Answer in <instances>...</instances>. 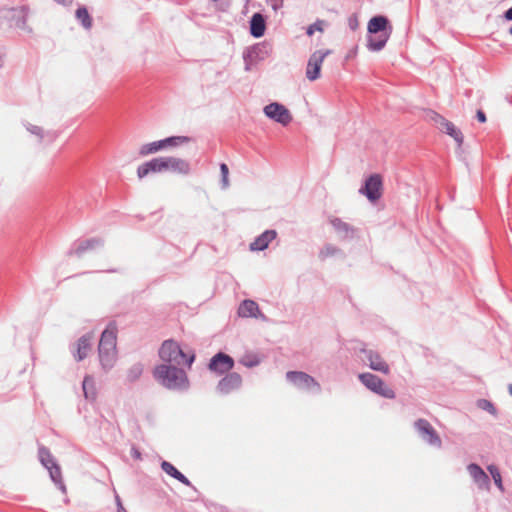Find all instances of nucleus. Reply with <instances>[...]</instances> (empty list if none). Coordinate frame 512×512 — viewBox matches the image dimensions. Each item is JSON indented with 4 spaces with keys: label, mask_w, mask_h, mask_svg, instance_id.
<instances>
[{
    "label": "nucleus",
    "mask_w": 512,
    "mask_h": 512,
    "mask_svg": "<svg viewBox=\"0 0 512 512\" xmlns=\"http://www.w3.org/2000/svg\"><path fill=\"white\" fill-rule=\"evenodd\" d=\"M269 5L274 11L283 7L284 0H268Z\"/></svg>",
    "instance_id": "c9c22d12"
},
{
    "label": "nucleus",
    "mask_w": 512,
    "mask_h": 512,
    "mask_svg": "<svg viewBox=\"0 0 512 512\" xmlns=\"http://www.w3.org/2000/svg\"><path fill=\"white\" fill-rule=\"evenodd\" d=\"M38 457L41 464L49 471L51 480L59 487L63 494H66L67 488L62 479L61 468L50 451L46 447H40Z\"/></svg>",
    "instance_id": "20e7f679"
},
{
    "label": "nucleus",
    "mask_w": 512,
    "mask_h": 512,
    "mask_svg": "<svg viewBox=\"0 0 512 512\" xmlns=\"http://www.w3.org/2000/svg\"><path fill=\"white\" fill-rule=\"evenodd\" d=\"M162 470L170 475L171 477L177 479L182 484L186 486H191V482L185 477L180 471H178L170 462L163 461L161 464Z\"/></svg>",
    "instance_id": "b1692460"
},
{
    "label": "nucleus",
    "mask_w": 512,
    "mask_h": 512,
    "mask_svg": "<svg viewBox=\"0 0 512 512\" xmlns=\"http://www.w3.org/2000/svg\"><path fill=\"white\" fill-rule=\"evenodd\" d=\"M153 375L158 383L170 390H184L189 386L185 371L174 365H158L155 367Z\"/></svg>",
    "instance_id": "f257e3e1"
},
{
    "label": "nucleus",
    "mask_w": 512,
    "mask_h": 512,
    "mask_svg": "<svg viewBox=\"0 0 512 512\" xmlns=\"http://www.w3.org/2000/svg\"><path fill=\"white\" fill-rule=\"evenodd\" d=\"M137 177L143 179L153 173H163L162 158L156 157L138 166Z\"/></svg>",
    "instance_id": "4468645a"
},
{
    "label": "nucleus",
    "mask_w": 512,
    "mask_h": 512,
    "mask_svg": "<svg viewBox=\"0 0 512 512\" xmlns=\"http://www.w3.org/2000/svg\"><path fill=\"white\" fill-rule=\"evenodd\" d=\"M476 117L479 122L484 123L486 122V115L482 110H478L476 113Z\"/></svg>",
    "instance_id": "4c0bfd02"
},
{
    "label": "nucleus",
    "mask_w": 512,
    "mask_h": 512,
    "mask_svg": "<svg viewBox=\"0 0 512 512\" xmlns=\"http://www.w3.org/2000/svg\"><path fill=\"white\" fill-rule=\"evenodd\" d=\"M477 406L480 408V409H483V410H486L488 411L489 413H491L492 415H495L496 414V408L495 406L493 405L492 402H490L489 400H486V399H480L477 401Z\"/></svg>",
    "instance_id": "2f4dec72"
},
{
    "label": "nucleus",
    "mask_w": 512,
    "mask_h": 512,
    "mask_svg": "<svg viewBox=\"0 0 512 512\" xmlns=\"http://www.w3.org/2000/svg\"><path fill=\"white\" fill-rule=\"evenodd\" d=\"M163 172H171L176 175L187 176L191 172L189 161L174 156H162Z\"/></svg>",
    "instance_id": "6e6552de"
},
{
    "label": "nucleus",
    "mask_w": 512,
    "mask_h": 512,
    "mask_svg": "<svg viewBox=\"0 0 512 512\" xmlns=\"http://www.w3.org/2000/svg\"><path fill=\"white\" fill-rule=\"evenodd\" d=\"M367 359L369 361V367L371 369L379 371L384 374L389 373V365L378 353L372 350L367 351Z\"/></svg>",
    "instance_id": "aec40b11"
},
{
    "label": "nucleus",
    "mask_w": 512,
    "mask_h": 512,
    "mask_svg": "<svg viewBox=\"0 0 512 512\" xmlns=\"http://www.w3.org/2000/svg\"><path fill=\"white\" fill-rule=\"evenodd\" d=\"M83 391L86 398H95L94 382L90 376H86L83 380Z\"/></svg>",
    "instance_id": "c85d7f7f"
},
{
    "label": "nucleus",
    "mask_w": 512,
    "mask_h": 512,
    "mask_svg": "<svg viewBox=\"0 0 512 512\" xmlns=\"http://www.w3.org/2000/svg\"><path fill=\"white\" fill-rule=\"evenodd\" d=\"M508 390H509V393H510V394H511V396H512V384H509V386H508Z\"/></svg>",
    "instance_id": "a19ab883"
},
{
    "label": "nucleus",
    "mask_w": 512,
    "mask_h": 512,
    "mask_svg": "<svg viewBox=\"0 0 512 512\" xmlns=\"http://www.w3.org/2000/svg\"><path fill=\"white\" fill-rule=\"evenodd\" d=\"M509 33L512 35V27L509 29Z\"/></svg>",
    "instance_id": "37998d69"
},
{
    "label": "nucleus",
    "mask_w": 512,
    "mask_h": 512,
    "mask_svg": "<svg viewBox=\"0 0 512 512\" xmlns=\"http://www.w3.org/2000/svg\"><path fill=\"white\" fill-rule=\"evenodd\" d=\"M348 24H349V27L352 30H356L358 28V25H359L358 16L355 15V14L350 16L349 19H348Z\"/></svg>",
    "instance_id": "f704fd0d"
},
{
    "label": "nucleus",
    "mask_w": 512,
    "mask_h": 512,
    "mask_svg": "<svg viewBox=\"0 0 512 512\" xmlns=\"http://www.w3.org/2000/svg\"><path fill=\"white\" fill-rule=\"evenodd\" d=\"M238 315L243 318H257L258 316H261V312L255 301L244 300L238 308Z\"/></svg>",
    "instance_id": "412c9836"
},
{
    "label": "nucleus",
    "mask_w": 512,
    "mask_h": 512,
    "mask_svg": "<svg viewBox=\"0 0 512 512\" xmlns=\"http://www.w3.org/2000/svg\"><path fill=\"white\" fill-rule=\"evenodd\" d=\"M330 223L340 233H346L347 234L350 230H352L347 223L343 222L339 218H332L330 220Z\"/></svg>",
    "instance_id": "c756f323"
},
{
    "label": "nucleus",
    "mask_w": 512,
    "mask_h": 512,
    "mask_svg": "<svg viewBox=\"0 0 512 512\" xmlns=\"http://www.w3.org/2000/svg\"><path fill=\"white\" fill-rule=\"evenodd\" d=\"M361 383L370 391L387 399H394L395 392L382 379L372 373H362L358 376Z\"/></svg>",
    "instance_id": "39448f33"
},
{
    "label": "nucleus",
    "mask_w": 512,
    "mask_h": 512,
    "mask_svg": "<svg viewBox=\"0 0 512 512\" xmlns=\"http://www.w3.org/2000/svg\"><path fill=\"white\" fill-rule=\"evenodd\" d=\"M264 113L267 117L282 125H287L292 120L289 110L284 105L277 102L265 106Z\"/></svg>",
    "instance_id": "9d476101"
},
{
    "label": "nucleus",
    "mask_w": 512,
    "mask_h": 512,
    "mask_svg": "<svg viewBox=\"0 0 512 512\" xmlns=\"http://www.w3.org/2000/svg\"><path fill=\"white\" fill-rule=\"evenodd\" d=\"M220 170H221V174H222V181H223V184L224 186H228V174H229V169H228V166L225 164V163H222L220 165Z\"/></svg>",
    "instance_id": "72a5a7b5"
},
{
    "label": "nucleus",
    "mask_w": 512,
    "mask_h": 512,
    "mask_svg": "<svg viewBox=\"0 0 512 512\" xmlns=\"http://www.w3.org/2000/svg\"><path fill=\"white\" fill-rule=\"evenodd\" d=\"M327 26L328 22L326 20L317 19L306 28V34L308 37H312L316 32L323 34Z\"/></svg>",
    "instance_id": "a878e982"
},
{
    "label": "nucleus",
    "mask_w": 512,
    "mask_h": 512,
    "mask_svg": "<svg viewBox=\"0 0 512 512\" xmlns=\"http://www.w3.org/2000/svg\"><path fill=\"white\" fill-rule=\"evenodd\" d=\"M392 33L390 32H384V33H378L376 35L370 34L368 37V48L371 51H380L384 48L387 41L389 40Z\"/></svg>",
    "instance_id": "4be33fe9"
},
{
    "label": "nucleus",
    "mask_w": 512,
    "mask_h": 512,
    "mask_svg": "<svg viewBox=\"0 0 512 512\" xmlns=\"http://www.w3.org/2000/svg\"><path fill=\"white\" fill-rule=\"evenodd\" d=\"M276 235L275 230H266L250 244V250L262 251L266 249L269 243L276 238Z\"/></svg>",
    "instance_id": "a211bd4d"
},
{
    "label": "nucleus",
    "mask_w": 512,
    "mask_h": 512,
    "mask_svg": "<svg viewBox=\"0 0 512 512\" xmlns=\"http://www.w3.org/2000/svg\"><path fill=\"white\" fill-rule=\"evenodd\" d=\"M360 193L364 194L371 202L377 201L382 196V177L379 174L371 175L365 182Z\"/></svg>",
    "instance_id": "1a4fd4ad"
},
{
    "label": "nucleus",
    "mask_w": 512,
    "mask_h": 512,
    "mask_svg": "<svg viewBox=\"0 0 512 512\" xmlns=\"http://www.w3.org/2000/svg\"><path fill=\"white\" fill-rule=\"evenodd\" d=\"M430 120L433 122V124L436 126L437 129H439L441 132L446 133L451 138L455 140V142L458 144V146H461L464 140L462 132L455 126V124L446 118H444L442 115L431 111L429 113Z\"/></svg>",
    "instance_id": "0eeeda50"
},
{
    "label": "nucleus",
    "mask_w": 512,
    "mask_h": 512,
    "mask_svg": "<svg viewBox=\"0 0 512 512\" xmlns=\"http://www.w3.org/2000/svg\"><path fill=\"white\" fill-rule=\"evenodd\" d=\"M240 363L247 367H253L259 363V359L255 355L246 354L241 357Z\"/></svg>",
    "instance_id": "7c9ffc66"
},
{
    "label": "nucleus",
    "mask_w": 512,
    "mask_h": 512,
    "mask_svg": "<svg viewBox=\"0 0 512 512\" xmlns=\"http://www.w3.org/2000/svg\"><path fill=\"white\" fill-rule=\"evenodd\" d=\"M415 427L419 434L431 445L440 447L441 439L436 433L432 425L425 419H418L415 422Z\"/></svg>",
    "instance_id": "f8f14e48"
},
{
    "label": "nucleus",
    "mask_w": 512,
    "mask_h": 512,
    "mask_svg": "<svg viewBox=\"0 0 512 512\" xmlns=\"http://www.w3.org/2000/svg\"><path fill=\"white\" fill-rule=\"evenodd\" d=\"M65 503L68 504L69 503V499L68 498H65Z\"/></svg>",
    "instance_id": "79ce46f5"
},
{
    "label": "nucleus",
    "mask_w": 512,
    "mask_h": 512,
    "mask_svg": "<svg viewBox=\"0 0 512 512\" xmlns=\"http://www.w3.org/2000/svg\"><path fill=\"white\" fill-rule=\"evenodd\" d=\"M76 18L82 23L84 28H91L92 19L85 7H80L76 10Z\"/></svg>",
    "instance_id": "cd10ccee"
},
{
    "label": "nucleus",
    "mask_w": 512,
    "mask_h": 512,
    "mask_svg": "<svg viewBox=\"0 0 512 512\" xmlns=\"http://www.w3.org/2000/svg\"><path fill=\"white\" fill-rule=\"evenodd\" d=\"M367 30L368 33L372 35L384 32L392 33V26L389 24V20L386 17L375 16L369 20Z\"/></svg>",
    "instance_id": "2eb2a0df"
},
{
    "label": "nucleus",
    "mask_w": 512,
    "mask_h": 512,
    "mask_svg": "<svg viewBox=\"0 0 512 512\" xmlns=\"http://www.w3.org/2000/svg\"><path fill=\"white\" fill-rule=\"evenodd\" d=\"M190 141V138L187 136H172L163 139L164 149L166 148H174L183 144H186Z\"/></svg>",
    "instance_id": "bb28decb"
},
{
    "label": "nucleus",
    "mask_w": 512,
    "mask_h": 512,
    "mask_svg": "<svg viewBox=\"0 0 512 512\" xmlns=\"http://www.w3.org/2000/svg\"><path fill=\"white\" fill-rule=\"evenodd\" d=\"M117 326L110 323L103 331L99 342V359L104 369L110 368L116 361Z\"/></svg>",
    "instance_id": "f03ea898"
},
{
    "label": "nucleus",
    "mask_w": 512,
    "mask_h": 512,
    "mask_svg": "<svg viewBox=\"0 0 512 512\" xmlns=\"http://www.w3.org/2000/svg\"><path fill=\"white\" fill-rule=\"evenodd\" d=\"M159 356L164 362L175 365L187 364L188 366H191L195 359L194 354L190 356L186 355L178 343L173 340H166L163 342L159 350Z\"/></svg>",
    "instance_id": "7ed1b4c3"
},
{
    "label": "nucleus",
    "mask_w": 512,
    "mask_h": 512,
    "mask_svg": "<svg viewBox=\"0 0 512 512\" xmlns=\"http://www.w3.org/2000/svg\"><path fill=\"white\" fill-rule=\"evenodd\" d=\"M331 53L330 49H318L309 56L305 69V76L309 81L313 82L321 77L322 64Z\"/></svg>",
    "instance_id": "423d86ee"
},
{
    "label": "nucleus",
    "mask_w": 512,
    "mask_h": 512,
    "mask_svg": "<svg viewBox=\"0 0 512 512\" xmlns=\"http://www.w3.org/2000/svg\"><path fill=\"white\" fill-rule=\"evenodd\" d=\"M94 336L92 333L82 336L77 342L75 358L77 361H82L87 357L91 351Z\"/></svg>",
    "instance_id": "f3484780"
},
{
    "label": "nucleus",
    "mask_w": 512,
    "mask_h": 512,
    "mask_svg": "<svg viewBox=\"0 0 512 512\" xmlns=\"http://www.w3.org/2000/svg\"><path fill=\"white\" fill-rule=\"evenodd\" d=\"M467 469L470 476L473 478L480 489L489 488V477L480 466L477 464H470L468 465Z\"/></svg>",
    "instance_id": "dca6fc26"
},
{
    "label": "nucleus",
    "mask_w": 512,
    "mask_h": 512,
    "mask_svg": "<svg viewBox=\"0 0 512 512\" xmlns=\"http://www.w3.org/2000/svg\"><path fill=\"white\" fill-rule=\"evenodd\" d=\"M242 379L239 374L231 373L224 377L218 384V390L221 393H229L230 391L240 387Z\"/></svg>",
    "instance_id": "6ab92c4d"
},
{
    "label": "nucleus",
    "mask_w": 512,
    "mask_h": 512,
    "mask_svg": "<svg viewBox=\"0 0 512 512\" xmlns=\"http://www.w3.org/2000/svg\"><path fill=\"white\" fill-rule=\"evenodd\" d=\"M266 25L264 17L260 13H255L250 22V32L256 37H262L265 33Z\"/></svg>",
    "instance_id": "5701e85b"
},
{
    "label": "nucleus",
    "mask_w": 512,
    "mask_h": 512,
    "mask_svg": "<svg viewBox=\"0 0 512 512\" xmlns=\"http://www.w3.org/2000/svg\"><path fill=\"white\" fill-rule=\"evenodd\" d=\"M131 373L133 374V375L131 376V378H132V379H136V378H138V377L141 375V373H142V367H141V365H137V366H135V367L131 370Z\"/></svg>",
    "instance_id": "e433bc0d"
},
{
    "label": "nucleus",
    "mask_w": 512,
    "mask_h": 512,
    "mask_svg": "<svg viewBox=\"0 0 512 512\" xmlns=\"http://www.w3.org/2000/svg\"><path fill=\"white\" fill-rule=\"evenodd\" d=\"M286 377L294 386L300 389L309 390L312 388H320L318 382L305 372L289 371L287 372Z\"/></svg>",
    "instance_id": "9b49d317"
},
{
    "label": "nucleus",
    "mask_w": 512,
    "mask_h": 512,
    "mask_svg": "<svg viewBox=\"0 0 512 512\" xmlns=\"http://www.w3.org/2000/svg\"><path fill=\"white\" fill-rule=\"evenodd\" d=\"M234 366V360L227 354L218 353L212 357L209 369L219 374L230 371Z\"/></svg>",
    "instance_id": "ddd939ff"
},
{
    "label": "nucleus",
    "mask_w": 512,
    "mask_h": 512,
    "mask_svg": "<svg viewBox=\"0 0 512 512\" xmlns=\"http://www.w3.org/2000/svg\"><path fill=\"white\" fill-rule=\"evenodd\" d=\"M164 150L163 139L144 144L139 149V155L144 157Z\"/></svg>",
    "instance_id": "393cba45"
},
{
    "label": "nucleus",
    "mask_w": 512,
    "mask_h": 512,
    "mask_svg": "<svg viewBox=\"0 0 512 512\" xmlns=\"http://www.w3.org/2000/svg\"><path fill=\"white\" fill-rule=\"evenodd\" d=\"M488 470H489L492 478L494 479L495 484L500 489H502V480H501V475H500V472H499L498 468L495 467V466H489Z\"/></svg>",
    "instance_id": "473e14b6"
},
{
    "label": "nucleus",
    "mask_w": 512,
    "mask_h": 512,
    "mask_svg": "<svg viewBox=\"0 0 512 512\" xmlns=\"http://www.w3.org/2000/svg\"><path fill=\"white\" fill-rule=\"evenodd\" d=\"M108 272H111V273H117L118 272V269L117 268H112V269H109L107 270Z\"/></svg>",
    "instance_id": "ea45409f"
},
{
    "label": "nucleus",
    "mask_w": 512,
    "mask_h": 512,
    "mask_svg": "<svg viewBox=\"0 0 512 512\" xmlns=\"http://www.w3.org/2000/svg\"><path fill=\"white\" fill-rule=\"evenodd\" d=\"M504 17L506 20H512V7L505 12Z\"/></svg>",
    "instance_id": "58836bf2"
}]
</instances>
